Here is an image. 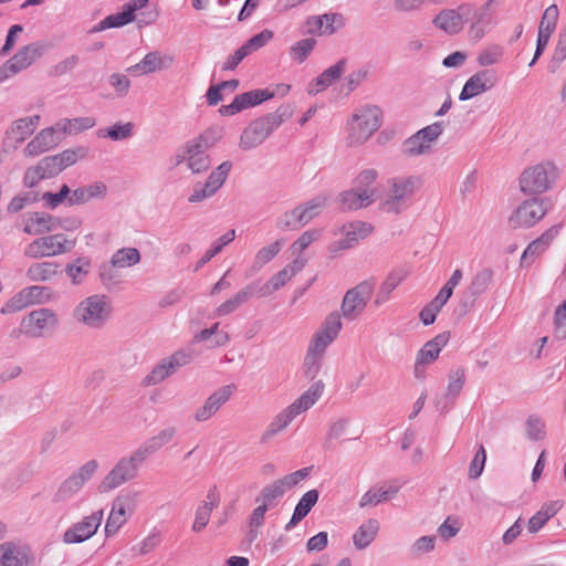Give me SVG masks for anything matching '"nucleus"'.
I'll return each mask as SVG.
<instances>
[{
    "label": "nucleus",
    "mask_w": 566,
    "mask_h": 566,
    "mask_svg": "<svg viewBox=\"0 0 566 566\" xmlns=\"http://www.w3.org/2000/svg\"><path fill=\"white\" fill-rule=\"evenodd\" d=\"M503 56V49L500 45H492L484 49L476 59L480 66H491L500 62Z\"/></svg>",
    "instance_id": "obj_62"
},
{
    "label": "nucleus",
    "mask_w": 566,
    "mask_h": 566,
    "mask_svg": "<svg viewBox=\"0 0 566 566\" xmlns=\"http://www.w3.org/2000/svg\"><path fill=\"white\" fill-rule=\"evenodd\" d=\"M342 231L348 238V241H350L355 247L361 239L366 238L373 231V227L364 221H354L344 224Z\"/></svg>",
    "instance_id": "obj_44"
},
{
    "label": "nucleus",
    "mask_w": 566,
    "mask_h": 566,
    "mask_svg": "<svg viewBox=\"0 0 566 566\" xmlns=\"http://www.w3.org/2000/svg\"><path fill=\"white\" fill-rule=\"evenodd\" d=\"M311 468H303L283 478L276 479L266 484L256 496L255 502H262L269 507H273L284 496V494L296 486L310 474Z\"/></svg>",
    "instance_id": "obj_13"
},
{
    "label": "nucleus",
    "mask_w": 566,
    "mask_h": 566,
    "mask_svg": "<svg viewBox=\"0 0 566 566\" xmlns=\"http://www.w3.org/2000/svg\"><path fill=\"white\" fill-rule=\"evenodd\" d=\"M342 329L340 315L337 312L331 313L324 321L322 327L317 331L319 334L334 340Z\"/></svg>",
    "instance_id": "obj_57"
},
{
    "label": "nucleus",
    "mask_w": 566,
    "mask_h": 566,
    "mask_svg": "<svg viewBox=\"0 0 566 566\" xmlns=\"http://www.w3.org/2000/svg\"><path fill=\"white\" fill-rule=\"evenodd\" d=\"M374 291L373 281H364L348 290L342 302V314L346 319H355L365 310Z\"/></svg>",
    "instance_id": "obj_17"
},
{
    "label": "nucleus",
    "mask_w": 566,
    "mask_h": 566,
    "mask_svg": "<svg viewBox=\"0 0 566 566\" xmlns=\"http://www.w3.org/2000/svg\"><path fill=\"white\" fill-rule=\"evenodd\" d=\"M381 124V111L377 106L359 108L348 123L347 144L359 147L378 130Z\"/></svg>",
    "instance_id": "obj_5"
},
{
    "label": "nucleus",
    "mask_w": 566,
    "mask_h": 566,
    "mask_svg": "<svg viewBox=\"0 0 566 566\" xmlns=\"http://www.w3.org/2000/svg\"><path fill=\"white\" fill-rule=\"evenodd\" d=\"M235 238V230H229L223 234L209 250L206 251L205 255L197 263L195 271H198L201 266L208 263L213 256L220 253L227 244L232 242Z\"/></svg>",
    "instance_id": "obj_50"
},
{
    "label": "nucleus",
    "mask_w": 566,
    "mask_h": 566,
    "mask_svg": "<svg viewBox=\"0 0 566 566\" xmlns=\"http://www.w3.org/2000/svg\"><path fill=\"white\" fill-rule=\"evenodd\" d=\"M318 496L319 494L317 490H310L302 495L295 506L290 522L285 525L286 531L296 526L311 512L312 507L318 501Z\"/></svg>",
    "instance_id": "obj_35"
},
{
    "label": "nucleus",
    "mask_w": 566,
    "mask_h": 566,
    "mask_svg": "<svg viewBox=\"0 0 566 566\" xmlns=\"http://www.w3.org/2000/svg\"><path fill=\"white\" fill-rule=\"evenodd\" d=\"M75 245V241H70L63 233H56L39 238L32 241L24 251V254L32 259L54 256L70 252Z\"/></svg>",
    "instance_id": "obj_14"
},
{
    "label": "nucleus",
    "mask_w": 566,
    "mask_h": 566,
    "mask_svg": "<svg viewBox=\"0 0 566 566\" xmlns=\"http://www.w3.org/2000/svg\"><path fill=\"white\" fill-rule=\"evenodd\" d=\"M60 144V138L56 136L55 128L49 127L39 132L24 147L23 154L25 157H36L43 153L49 151Z\"/></svg>",
    "instance_id": "obj_26"
},
{
    "label": "nucleus",
    "mask_w": 566,
    "mask_h": 566,
    "mask_svg": "<svg viewBox=\"0 0 566 566\" xmlns=\"http://www.w3.org/2000/svg\"><path fill=\"white\" fill-rule=\"evenodd\" d=\"M432 24L448 35L459 34L464 29L461 6L441 9L432 19Z\"/></svg>",
    "instance_id": "obj_24"
},
{
    "label": "nucleus",
    "mask_w": 566,
    "mask_h": 566,
    "mask_svg": "<svg viewBox=\"0 0 566 566\" xmlns=\"http://www.w3.org/2000/svg\"><path fill=\"white\" fill-rule=\"evenodd\" d=\"M59 268L55 262H38L28 268L25 275L31 282H49L59 274Z\"/></svg>",
    "instance_id": "obj_36"
},
{
    "label": "nucleus",
    "mask_w": 566,
    "mask_h": 566,
    "mask_svg": "<svg viewBox=\"0 0 566 566\" xmlns=\"http://www.w3.org/2000/svg\"><path fill=\"white\" fill-rule=\"evenodd\" d=\"M315 44L316 41L313 38H307L297 41L291 46V56L298 63H302L311 54Z\"/></svg>",
    "instance_id": "obj_59"
},
{
    "label": "nucleus",
    "mask_w": 566,
    "mask_h": 566,
    "mask_svg": "<svg viewBox=\"0 0 566 566\" xmlns=\"http://www.w3.org/2000/svg\"><path fill=\"white\" fill-rule=\"evenodd\" d=\"M25 291L32 305H41L54 298V292L48 286L31 285L25 287Z\"/></svg>",
    "instance_id": "obj_55"
},
{
    "label": "nucleus",
    "mask_w": 566,
    "mask_h": 566,
    "mask_svg": "<svg viewBox=\"0 0 566 566\" xmlns=\"http://www.w3.org/2000/svg\"><path fill=\"white\" fill-rule=\"evenodd\" d=\"M346 59L339 60L335 65L326 69L317 78L316 85L319 87L317 92L323 91L331 86L336 80H338L345 71Z\"/></svg>",
    "instance_id": "obj_43"
},
{
    "label": "nucleus",
    "mask_w": 566,
    "mask_h": 566,
    "mask_svg": "<svg viewBox=\"0 0 566 566\" xmlns=\"http://www.w3.org/2000/svg\"><path fill=\"white\" fill-rule=\"evenodd\" d=\"M21 324L25 328L27 335L43 337L57 328L60 318L54 310L41 307L24 316Z\"/></svg>",
    "instance_id": "obj_15"
},
{
    "label": "nucleus",
    "mask_w": 566,
    "mask_h": 566,
    "mask_svg": "<svg viewBox=\"0 0 566 566\" xmlns=\"http://www.w3.org/2000/svg\"><path fill=\"white\" fill-rule=\"evenodd\" d=\"M336 202L342 211H356L374 203L373 191H359L355 187L338 193Z\"/></svg>",
    "instance_id": "obj_25"
},
{
    "label": "nucleus",
    "mask_w": 566,
    "mask_h": 566,
    "mask_svg": "<svg viewBox=\"0 0 566 566\" xmlns=\"http://www.w3.org/2000/svg\"><path fill=\"white\" fill-rule=\"evenodd\" d=\"M496 82L497 76L494 71L481 70L469 77L459 95V98L461 101L471 99L493 88Z\"/></svg>",
    "instance_id": "obj_21"
},
{
    "label": "nucleus",
    "mask_w": 566,
    "mask_h": 566,
    "mask_svg": "<svg viewBox=\"0 0 566 566\" xmlns=\"http://www.w3.org/2000/svg\"><path fill=\"white\" fill-rule=\"evenodd\" d=\"M322 359L323 356L308 350L306 352L304 359V374L306 378L314 379L318 375L322 367Z\"/></svg>",
    "instance_id": "obj_63"
},
{
    "label": "nucleus",
    "mask_w": 566,
    "mask_h": 566,
    "mask_svg": "<svg viewBox=\"0 0 566 566\" xmlns=\"http://www.w3.org/2000/svg\"><path fill=\"white\" fill-rule=\"evenodd\" d=\"M113 307L108 296L94 294L85 297L74 307L72 317L81 326L101 329L111 317Z\"/></svg>",
    "instance_id": "obj_4"
},
{
    "label": "nucleus",
    "mask_w": 566,
    "mask_h": 566,
    "mask_svg": "<svg viewBox=\"0 0 566 566\" xmlns=\"http://www.w3.org/2000/svg\"><path fill=\"white\" fill-rule=\"evenodd\" d=\"M281 249L282 242L280 240H276L266 247L261 248L254 256L253 264L250 269V274L252 275L259 272L266 263L272 261L277 255Z\"/></svg>",
    "instance_id": "obj_41"
},
{
    "label": "nucleus",
    "mask_w": 566,
    "mask_h": 566,
    "mask_svg": "<svg viewBox=\"0 0 566 566\" xmlns=\"http://www.w3.org/2000/svg\"><path fill=\"white\" fill-rule=\"evenodd\" d=\"M555 336L560 339L566 337V301L555 312Z\"/></svg>",
    "instance_id": "obj_64"
},
{
    "label": "nucleus",
    "mask_w": 566,
    "mask_h": 566,
    "mask_svg": "<svg viewBox=\"0 0 566 566\" xmlns=\"http://www.w3.org/2000/svg\"><path fill=\"white\" fill-rule=\"evenodd\" d=\"M232 168L231 161L221 163L208 177L203 185L197 184L193 192L188 198L190 203H198L207 198L212 197L218 189L226 182L228 175Z\"/></svg>",
    "instance_id": "obj_19"
},
{
    "label": "nucleus",
    "mask_w": 566,
    "mask_h": 566,
    "mask_svg": "<svg viewBox=\"0 0 566 566\" xmlns=\"http://www.w3.org/2000/svg\"><path fill=\"white\" fill-rule=\"evenodd\" d=\"M307 260L304 258H296L280 272L274 274L263 286L256 289V295L265 297L283 287L291 281L298 272L306 265Z\"/></svg>",
    "instance_id": "obj_20"
},
{
    "label": "nucleus",
    "mask_w": 566,
    "mask_h": 566,
    "mask_svg": "<svg viewBox=\"0 0 566 566\" xmlns=\"http://www.w3.org/2000/svg\"><path fill=\"white\" fill-rule=\"evenodd\" d=\"M549 208L547 198L526 199L509 217V224L512 229L532 228L546 216Z\"/></svg>",
    "instance_id": "obj_10"
},
{
    "label": "nucleus",
    "mask_w": 566,
    "mask_h": 566,
    "mask_svg": "<svg viewBox=\"0 0 566 566\" xmlns=\"http://www.w3.org/2000/svg\"><path fill=\"white\" fill-rule=\"evenodd\" d=\"M379 530L377 520H368L361 524L353 536L354 545L357 549L366 548L375 538Z\"/></svg>",
    "instance_id": "obj_40"
},
{
    "label": "nucleus",
    "mask_w": 566,
    "mask_h": 566,
    "mask_svg": "<svg viewBox=\"0 0 566 566\" xmlns=\"http://www.w3.org/2000/svg\"><path fill=\"white\" fill-rule=\"evenodd\" d=\"M29 306H32V304L24 287L4 303V305L0 308V313L3 315L13 314Z\"/></svg>",
    "instance_id": "obj_48"
},
{
    "label": "nucleus",
    "mask_w": 566,
    "mask_h": 566,
    "mask_svg": "<svg viewBox=\"0 0 566 566\" xmlns=\"http://www.w3.org/2000/svg\"><path fill=\"white\" fill-rule=\"evenodd\" d=\"M234 389V385L223 386L213 391L206 400L217 412L231 398Z\"/></svg>",
    "instance_id": "obj_60"
},
{
    "label": "nucleus",
    "mask_w": 566,
    "mask_h": 566,
    "mask_svg": "<svg viewBox=\"0 0 566 566\" xmlns=\"http://www.w3.org/2000/svg\"><path fill=\"white\" fill-rule=\"evenodd\" d=\"M325 389L323 380L312 384L293 403L275 416L261 436V442L266 443L283 431L300 413L308 410L322 397Z\"/></svg>",
    "instance_id": "obj_2"
},
{
    "label": "nucleus",
    "mask_w": 566,
    "mask_h": 566,
    "mask_svg": "<svg viewBox=\"0 0 566 566\" xmlns=\"http://www.w3.org/2000/svg\"><path fill=\"white\" fill-rule=\"evenodd\" d=\"M44 53V45L31 43L18 50V52L0 66V83L29 67Z\"/></svg>",
    "instance_id": "obj_16"
},
{
    "label": "nucleus",
    "mask_w": 566,
    "mask_h": 566,
    "mask_svg": "<svg viewBox=\"0 0 566 566\" xmlns=\"http://www.w3.org/2000/svg\"><path fill=\"white\" fill-rule=\"evenodd\" d=\"M104 517L103 510H97L70 526L63 534L65 544H81L93 537Z\"/></svg>",
    "instance_id": "obj_18"
},
{
    "label": "nucleus",
    "mask_w": 566,
    "mask_h": 566,
    "mask_svg": "<svg viewBox=\"0 0 566 566\" xmlns=\"http://www.w3.org/2000/svg\"><path fill=\"white\" fill-rule=\"evenodd\" d=\"M220 503V497L217 488H211L207 493V500L203 501L196 510L192 531L201 532L209 523L210 515Z\"/></svg>",
    "instance_id": "obj_30"
},
{
    "label": "nucleus",
    "mask_w": 566,
    "mask_h": 566,
    "mask_svg": "<svg viewBox=\"0 0 566 566\" xmlns=\"http://www.w3.org/2000/svg\"><path fill=\"white\" fill-rule=\"evenodd\" d=\"M91 262L86 258H78L73 263L67 264L65 272L71 277L73 284H81L88 274Z\"/></svg>",
    "instance_id": "obj_49"
},
{
    "label": "nucleus",
    "mask_w": 566,
    "mask_h": 566,
    "mask_svg": "<svg viewBox=\"0 0 566 566\" xmlns=\"http://www.w3.org/2000/svg\"><path fill=\"white\" fill-rule=\"evenodd\" d=\"M556 176V167L552 163L531 166L520 177V189L524 195H541L552 188Z\"/></svg>",
    "instance_id": "obj_7"
},
{
    "label": "nucleus",
    "mask_w": 566,
    "mask_h": 566,
    "mask_svg": "<svg viewBox=\"0 0 566 566\" xmlns=\"http://www.w3.org/2000/svg\"><path fill=\"white\" fill-rule=\"evenodd\" d=\"M423 180L420 176H398L391 179V213L400 214L411 205L413 196L420 190Z\"/></svg>",
    "instance_id": "obj_12"
},
{
    "label": "nucleus",
    "mask_w": 566,
    "mask_h": 566,
    "mask_svg": "<svg viewBox=\"0 0 566 566\" xmlns=\"http://www.w3.org/2000/svg\"><path fill=\"white\" fill-rule=\"evenodd\" d=\"M558 14V8L556 4H551L546 8L538 25L537 42H543L545 44L548 43L556 29Z\"/></svg>",
    "instance_id": "obj_38"
},
{
    "label": "nucleus",
    "mask_w": 566,
    "mask_h": 566,
    "mask_svg": "<svg viewBox=\"0 0 566 566\" xmlns=\"http://www.w3.org/2000/svg\"><path fill=\"white\" fill-rule=\"evenodd\" d=\"M97 468L98 463L96 460H90L81 465L75 472L61 482L52 496V501L59 504L73 499L92 479Z\"/></svg>",
    "instance_id": "obj_11"
},
{
    "label": "nucleus",
    "mask_w": 566,
    "mask_h": 566,
    "mask_svg": "<svg viewBox=\"0 0 566 566\" xmlns=\"http://www.w3.org/2000/svg\"><path fill=\"white\" fill-rule=\"evenodd\" d=\"M557 233L558 228L552 227L548 230H546L539 238L531 242L522 255L521 263L524 264L528 261L530 258L533 260L535 256L543 253L547 249V247L553 242Z\"/></svg>",
    "instance_id": "obj_37"
},
{
    "label": "nucleus",
    "mask_w": 566,
    "mask_h": 566,
    "mask_svg": "<svg viewBox=\"0 0 566 566\" xmlns=\"http://www.w3.org/2000/svg\"><path fill=\"white\" fill-rule=\"evenodd\" d=\"M56 219L45 212H33L29 216L23 231L28 234H42L57 228Z\"/></svg>",
    "instance_id": "obj_34"
},
{
    "label": "nucleus",
    "mask_w": 566,
    "mask_h": 566,
    "mask_svg": "<svg viewBox=\"0 0 566 566\" xmlns=\"http://www.w3.org/2000/svg\"><path fill=\"white\" fill-rule=\"evenodd\" d=\"M275 92L269 88L254 90L237 95L243 109L261 104L274 97Z\"/></svg>",
    "instance_id": "obj_46"
},
{
    "label": "nucleus",
    "mask_w": 566,
    "mask_h": 566,
    "mask_svg": "<svg viewBox=\"0 0 566 566\" xmlns=\"http://www.w3.org/2000/svg\"><path fill=\"white\" fill-rule=\"evenodd\" d=\"M256 294L255 283H250L234 294L231 298L221 303L214 311L217 317L229 315L237 311L242 304L247 303L253 295Z\"/></svg>",
    "instance_id": "obj_31"
},
{
    "label": "nucleus",
    "mask_w": 566,
    "mask_h": 566,
    "mask_svg": "<svg viewBox=\"0 0 566 566\" xmlns=\"http://www.w3.org/2000/svg\"><path fill=\"white\" fill-rule=\"evenodd\" d=\"M0 566H34V556L28 546L6 542L0 545Z\"/></svg>",
    "instance_id": "obj_23"
},
{
    "label": "nucleus",
    "mask_w": 566,
    "mask_h": 566,
    "mask_svg": "<svg viewBox=\"0 0 566 566\" xmlns=\"http://www.w3.org/2000/svg\"><path fill=\"white\" fill-rule=\"evenodd\" d=\"M176 436L177 428L175 426H168L158 431L155 436L150 437L138 448L148 459L153 453L169 444L176 438Z\"/></svg>",
    "instance_id": "obj_32"
},
{
    "label": "nucleus",
    "mask_w": 566,
    "mask_h": 566,
    "mask_svg": "<svg viewBox=\"0 0 566 566\" xmlns=\"http://www.w3.org/2000/svg\"><path fill=\"white\" fill-rule=\"evenodd\" d=\"M328 197L325 195L317 196L306 203L295 208L298 223L304 226L315 218L322 209L327 205Z\"/></svg>",
    "instance_id": "obj_39"
},
{
    "label": "nucleus",
    "mask_w": 566,
    "mask_h": 566,
    "mask_svg": "<svg viewBox=\"0 0 566 566\" xmlns=\"http://www.w3.org/2000/svg\"><path fill=\"white\" fill-rule=\"evenodd\" d=\"M133 130H134L133 123H126L123 125L116 124V125L107 128L105 132L99 130L98 136L99 137H108L112 140H124V139L132 137Z\"/></svg>",
    "instance_id": "obj_56"
},
{
    "label": "nucleus",
    "mask_w": 566,
    "mask_h": 566,
    "mask_svg": "<svg viewBox=\"0 0 566 566\" xmlns=\"http://www.w3.org/2000/svg\"><path fill=\"white\" fill-rule=\"evenodd\" d=\"M87 148L77 147L65 149L60 154L40 159L35 166L29 167L23 176V184L28 188L35 187L42 179L53 178L65 168L74 165L78 159L85 158Z\"/></svg>",
    "instance_id": "obj_1"
},
{
    "label": "nucleus",
    "mask_w": 566,
    "mask_h": 566,
    "mask_svg": "<svg viewBox=\"0 0 566 566\" xmlns=\"http://www.w3.org/2000/svg\"><path fill=\"white\" fill-rule=\"evenodd\" d=\"M493 279V272L490 269H483L478 272L471 281L470 292L472 295L478 296L483 294Z\"/></svg>",
    "instance_id": "obj_54"
},
{
    "label": "nucleus",
    "mask_w": 566,
    "mask_h": 566,
    "mask_svg": "<svg viewBox=\"0 0 566 566\" xmlns=\"http://www.w3.org/2000/svg\"><path fill=\"white\" fill-rule=\"evenodd\" d=\"M449 336L446 333L437 335L431 340L427 342L419 350L415 363V377L418 379L424 378V366L434 361L442 347L447 345Z\"/></svg>",
    "instance_id": "obj_22"
},
{
    "label": "nucleus",
    "mask_w": 566,
    "mask_h": 566,
    "mask_svg": "<svg viewBox=\"0 0 566 566\" xmlns=\"http://www.w3.org/2000/svg\"><path fill=\"white\" fill-rule=\"evenodd\" d=\"M147 460L137 448L130 455L120 458L98 485L99 493H107L138 475L139 467Z\"/></svg>",
    "instance_id": "obj_6"
},
{
    "label": "nucleus",
    "mask_w": 566,
    "mask_h": 566,
    "mask_svg": "<svg viewBox=\"0 0 566 566\" xmlns=\"http://www.w3.org/2000/svg\"><path fill=\"white\" fill-rule=\"evenodd\" d=\"M292 114L293 111L289 105H282L274 113L252 120L240 136V149L247 151L262 145L284 120L292 116Z\"/></svg>",
    "instance_id": "obj_3"
},
{
    "label": "nucleus",
    "mask_w": 566,
    "mask_h": 566,
    "mask_svg": "<svg viewBox=\"0 0 566 566\" xmlns=\"http://www.w3.org/2000/svg\"><path fill=\"white\" fill-rule=\"evenodd\" d=\"M135 20V15H130L124 8L122 12L116 14H109L103 19L99 23L91 29V33L101 32L111 28L124 27Z\"/></svg>",
    "instance_id": "obj_42"
},
{
    "label": "nucleus",
    "mask_w": 566,
    "mask_h": 566,
    "mask_svg": "<svg viewBox=\"0 0 566 566\" xmlns=\"http://www.w3.org/2000/svg\"><path fill=\"white\" fill-rule=\"evenodd\" d=\"M275 92L269 88L254 90L237 95L243 109L261 104L274 97Z\"/></svg>",
    "instance_id": "obj_47"
},
{
    "label": "nucleus",
    "mask_w": 566,
    "mask_h": 566,
    "mask_svg": "<svg viewBox=\"0 0 566 566\" xmlns=\"http://www.w3.org/2000/svg\"><path fill=\"white\" fill-rule=\"evenodd\" d=\"M138 496L137 491H126L113 500L104 530L106 537L115 535L134 514L138 505Z\"/></svg>",
    "instance_id": "obj_8"
},
{
    "label": "nucleus",
    "mask_w": 566,
    "mask_h": 566,
    "mask_svg": "<svg viewBox=\"0 0 566 566\" xmlns=\"http://www.w3.org/2000/svg\"><path fill=\"white\" fill-rule=\"evenodd\" d=\"M172 64V57L169 56H160L158 52H149L144 56V59L130 66L128 72L133 75L139 76L149 74L159 70L168 69Z\"/></svg>",
    "instance_id": "obj_29"
},
{
    "label": "nucleus",
    "mask_w": 566,
    "mask_h": 566,
    "mask_svg": "<svg viewBox=\"0 0 566 566\" xmlns=\"http://www.w3.org/2000/svg\"><path fill=\"white\" fill-rule=\"evenodd\" d=\"M460 6L464 24L484 23L488 18V12L482 7H476L471 2H463Z\"/></svg>",
    "instance_id": "obj_52"
},
{
    "label": "nucleus",
    "mask_w": 566,
    "mask_h": 566,
    "mask_svg": "<svg viewBox=\"0 0 566 566\" xmlns=\"http://www.w3.org/2000/svg\"><path fill=\"white\" fill-rule=\"evenodd\" d=\"M443 130L444 126L441 122L432 123L419 129L402 143L401 154L406 157H419L430 154Z\"/></svg>",
    "instance_id": "obj_9"
},
{
    "label": "nucleus",
    "mask_w": 566,
    "mask_h": 566,
    "mask_svg": "<svg viewBox=\"0 0 566 566\" xmlns=\"http://www.w3.org/2000/svg\"><path fill=\"white\" fill-rule=\"evenodd\" d=\"M562 501H549L542 505L527 523V532L530 534H536L557 512L562 509Z\"/></svg>",
    "instance_id": "obj_33"
},
{
    "label": "nucleus",
    "mask_w": 566,
    "mask_h": 566,
    "mask_svg": "<svg viewBox=\"0 0 566 566\" xmlns=\"http://www.w3.org/2000/svg\"><path fill=\"white\" fill-rule=\"evenodd\" d=\"M174 371L168 366L165 358L157 364L153 370L144 378L143 385L144 386H155L164 381L167 377L172 375Z\"/></svg>",
    "instance_id": "obj_53"
},
{
    "label": "nucleus",
    "mask_w": 566,
    "mask_h": 566,
    "mask_svg": "<svg viewBox=\"0 0 566 566\" xmlns=\"http://www.w3.org/2000/svg\"><path fill=\"white\" fill-rule=\"evenodd\" d=\"M96 124L93 117H77L63 124L62 130L66 134H78L94 127Z\"/></svg>",
    "instance_id": "obj_61"
},
{
    "label": "nucleus",
    "mask_w": 566,
    "mask_h": 566,
    "mask_svg": "<svg viewBox=\"0 0 566 566\" xmlns=\"http://www.w3.org/2000/svg\"><path fill=\"white\" fill-rule=\"evenodd\" d=\"M342 329L340 315L337 312L331 313L324 321L322 327L317 331L319 334L334 340Z\"/></svg>",
    "instance_id": "obj_58"
},
{
    "label": "nucleus",
    "mask_w": 566,
    "mask_h": 566,
    "mask_svg": "<svg viewBox=\"0 0 566 566\" xmlns=\"http://www.w3.org/2000/svg\"><path fill=\"white\" fill-rule=\"evenodd\" d=\"M40 117H23L14 122L11 132L18 136L19 142H23L35 130Z\"/></svg>",
    "instance_id": "obj_51"
},
{
    "label": "nucleus",
    "mask_w": 566,
    "mask_h": 566,
    "mask_svg": "<svg viewBox=\"0 0 566 566\" xmlns=\"http://www.w3.org/2000/svg\"><path fill=\"white\" fill-rule=\"evenodd\" d=\"M140 262V253L136 248L118 249L111 259V266H102L101 277L105 281L113 279L112 268H128Z\"/></svg>",
    "instance_id": "obj_27"
},
{
    "label": "nucleus",
    "mask_w": 566,
    "mask_h": 566,
    "mask_svg": "<svg viewBox=\"0 0 566 566\" xmlns=\"http://www.w3.org/2000/svg\"><path fill=\"white\" fill-rule=\"evenodd\" d=\"M378 177V172L375 169H365L360 171L354 179V187L359 191H373L374 201L378 198V189L374 187V182Z\"/></svg>",
    "instance_id": "obj_45"
},
{
    "label": "nucleus",
    "mask_w": 566,
    "mask_h": 566,
    "mask_svg": "<svg viewBox=\"0 0 566 566\" xmlns=\"http://www.w3.org/2000/svg\"><path fill=\"white\" fill-rule=\"evenodd\" d=\"M221 138L222 128L211 127L186 145V154L187 156L206 155V151Z\"/></svg>",
    "instance_id": "obj_28"
}]
</instances>
